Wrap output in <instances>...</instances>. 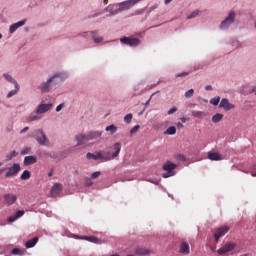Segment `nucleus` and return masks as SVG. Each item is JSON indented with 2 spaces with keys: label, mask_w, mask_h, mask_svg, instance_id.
Wrapping results in <instances>:
<instances>
[{
  "label": "nucleus",
  "mask_w": 256,
  "mask_h": 256,
  "mask_svg": "<svg viewBox=\"0 0 256 256\" xmlns=\"http://www.w3.org/2000/svg\"><path fill=\"white\" fill-rule=\"evenodd\" d=\"M99 137H101V132H89L88 134H78L75 136V139L77 146H81L89 143V141H93V139H99Z\"/></svg>",
  "instance_id": "f257e3e1"
},
{
  "label": "nucleus",
  "mask_w": 256,
  "mask_h": 256,
  "mask_svg": "<svg viewBox=\"0 0 256 256\" xmlns=\"http://www.w3.org/2000/svg\"><path fill=\"white\" fill-rule=\"evenodd\" d=\"M57 83H61V76L59 74H55L53 77L49 78L47 82L42 83V93H49Z\"/></svg>",
  "instance_id": "f03ea898"
},
{
  "label": "nucleus",
  "mask_w": 256,
  "mask_h": 256,
  "mask_svg": "<svg viewBox=\"0 0 256 256\" xmlns=\"http://www.w3.org/2000/svg\"><path fill=\"white\" fill-rule=\"evenodd\" d=\"M163 171H167L166 173L162 174L163 179H169V177H173L175 175V169H177V164L167 161L163 166H162Z\"/></svg>",
  "instance_id": "7ed1b4c3"
},
{
  "label": "nucleus",
  "mask_w": 256,
  "mask_h": 256,
  "mask_svg": "<svg viewBox=\"0 0 256 256\" xmlns=\"http://www.w3.org/2000/svg\"><path fill=\"white\" fill-rule=\"evenodd\" d=\"M87 159H93L94 161H97V159H103V161H111V158L107 156V154L104 151H98L95 152L94 154L91 152H88L86 154Z\"/></svg>",
  "instance_id": "20e7f679"
},
{
  "label": "nucleus",
  "mask_w": 256,
  "mask_h": 256,
  "mask_svg": "<svg viewBox=\"0 0 256 256\" xmlns=\"http://www.w3.org/2000/svg\"><path fill=\"white\" fill-rule=\"evenodd\" d=\"M111 149L112 151H114L112 154L110 151H105L106 157H109L110 161H112V159H116V157H119V153H121V143L116 142L115 144H113Z\"/></svg>",
  "instance_id": "39448f33"
},
{
  "label": "nucleus",
  "mask_w": 256,
  "mask_h": 256,
  "mask_svg": "<svg viewBox=\"0 0 256 256\" xmlns=\"http://www.w3.org/2000/svg\"><path fill=\"white\" fill-rule=\"evenodd\" d=\"M237 244L235 242H227L220 249L217 250L218 255H225L226 253H231L235 250Z\"/></svg>",
  "instance_id": "423d86ee"
},
{
  "label": "nucleus",
  "mask_w": 256,
  "mask_h": 256,
  "mask_svg": "<svg viewBox=\"0 0 256 256\" xmlns=\"http://www.w3.org/2000/svg\"><path fill=\"white\" fill-rule=\"evenodd\" d=\"M120 42L123 43V45H129V47H139V45H141L139 38L123 37L120 39Z\"/></svg>",
  "instance_id": "0eeeda50"
},
{
  "label": "nucleus",
  "mask_w": 256,
  "mask_h": 256,
  "mask_svg": "<svg viewBox=\"0 0 256 256\" xmlns=\"http://www.w3.org/2000/svg\"><path fill=\"white\" fill-rule=\"evenodd\" d=\"M235 23V11H231L228 15V17L222 21L220 27L222 29H229L231 25Z\"/></svg>",
  "instance_id": "6e6552de"
},
{
  "label": "nucleus",
  "mask_w": 256,
  "mask_h": 256,
  "mask_svg": "<svg viewBox=\"0 0 256 256\" xmlns=\"http://www.w3.org/2000/svg\"><path fill=\"white\" fill-rule=\"evenodd\" d=\"M231 228L229 226H222L218 229H216V232L214 234V239L216 241V243H219V240L221 239V237H224V235H227V233H229V230Z\"/></svg>",
  "instance_id": "1a4fd4ad"
},
{
  "label": "nucleus",
  "mask_w": 256,
  "mask_h": 256,
  "mask_svg": "<svg viewBox=\"0 0 256 256\" xmlns=\"http://www.w3.org/2000/svg\"><path fill=\"white\" fill-rule=\"evenodd\" d=\"M35 139L38 141L39 145H49V139H47L43 130H37L35 132Z\"/></svg>",
  "instance_id": "9d476101"
},
{
  "label": "nucleus",
  "mask_w": 256,
  "mask_h": 256,
  "mask_svg": "<svg viewBox=\"0 0 256 256\" xmlns=\"http://www.w3.org/2000/svg\"><path fill=\"white\" fill-rule=\"evenodd\" d=\"M139 1H142V0H127V1L121 2L119 4V9L120 11H128V9H131V7L137 5Z\"/></svg>",
  "instance_id": "9b49d317"
},
{
  "label": "nucleus",
  "mask_w": 256,
  "mask_h": 256,
  "mask_svg": "<svg viewBox=\"0 0 256 256\" xmlns=\"http://www.w3.org/2000/svg\"><path fill=\"white\" fill-rule=\"evenodd\" d=\"M21 171V165L19 163H14L6 173V177H15Z\"/></svg>",
  "instance_id": "f8f14e48"
},
{
  "label": "nucleus",
  "mask_w": 256,
  "mask_h": 256,
  "mask_svg": "<svg viewBox=\"0 0 256 256\" xmlns=\"http://www.w3.org/2000/svg\"><path fill=\"white\" fill-rule=\"evenodd\" d=\"M219 107L224 111H231V109H235V104H231L229 99L223 98L219 104Z\"/></svg>",
  "instance_id": "ddd939ff"
},
{
  "label": "nucleus",
  "mask_w": 256,
  "mask_h": 256,
  "mask_svg": "<svg viewBox=\"0 0 256 256\" xmlns=\"http://www.w3.org/2000/svg\"><path fill=\"white\" fill-rule=\"evenodd\" d=\"M16 201H17V195L11 194V193H8V194L4 195V203L8 207H11V205H14V203Z\"/></svg>",
  "instance_id": "4468645a"
},
{
  "label": "nucleus",
  "mask_w": 256,
  "mask_h": 256,
  "mask_svg": "<svg viewBox=\"0 0 256 256\" xmlns=\"http://www.w3.org/2000/svg\"><path fill=\"white\" fill-rule=\"evenodd\" d=\"M51 107H53V104H40L37 107L35 113L36 115H42L43 113H47V111H49Z\"/></svg>",
  "instance_id": "2eb2a0df"
},
{
  "label": "nucleus",
  "mask_w": 256,
  "mask_h": 256,
  "mask_svg": "<svg viewBox=\"0 0 256 256\" xmlns=\"http://www.w3.org/2000/svg\"><path fill=\"white\" fill-rule=\"evenodd\" d=\"M61 191H63V186L59 183H56L52 186L50 195L51 197H57L58 195H60Z\"/></svg>",
  "instance_id": "dca6fc26"
},
{
  "label": "nucleus",
  "mask_w": 256,
  "mask_h": 256,
  "mask_svg": "<svg viewBox=\"0 0 256 256\" xmlns=\"http://www.w3.org/2000/svg\"><path fill=\"white\" fill-rule=\"evenodd\" d=\"M79 239H82L84 241H89L90 243H95L96 245H101L103 241L101 239L95 237V236H81Z\"/></svg>",
  "instance_id": "f3484780"
},
{
  "label": "nucleus",
  "mask_w": 256,
  "mask_h": 256,
  "mask_svg": "<svg viewBox=\"0 0 256 256\" xmlns=\"http://www.w3.org/2000/svg\"><path fill=\"white\" fill-rule=\"evenodd\" d=\"M25 23H27V20H21L17 23L12 24L9 28L10 33H15V31H17L19 27H23Z\"/></svg>",
  "instance_id": "a211bd4d"
},
{
  "label": "nucleus",
  "mask_w": 256,
  "mask_h": 256,
  "mask_svg": "<svg viewBox=\"0 0 256 256\" xmlns=\"http://www.w3.org/2000/svg\"><path fill=\"white\" fill-rule=\"evenodd\" d=\"M208 159L210 161H223V156L217 152H208Z\"/></svg>",
  "instance_id": "6ab92c4d"
},
{
  "label": "nucleus",
  "mask_w": 256,
  "mask_h": 256,
  "mask_svg": "<svg viewBox=\"0 0 256 256\" xmlns=\"http://www.w3.org/2000/svg\"><path fill=\"white\" fill-rule=\"evenodd\" d=\"M180 253L182 255H189L191 253L190 248H189V243L187 242H182L180 245Z\"/></svg>",
  "instance_id": "aec40b11"
},
{
  "label": "nucleus",
  "mask_w": 256,
  "mask_h": 256,
  "mask_svg": "<svg viewBox=\"0 0 256 256\" xmlns=\"http://www.w3.org/2000/svg\"><path fill=\"white\" fill-rule=\"evenodd\" d=\"M37 163V157L35 156H26L24 158V165L27 167L29 165H35Z\"/></svg>",
  "instance_id": "412c9836"
},
{
  "label": "nucleus",
  "mask_w": 256,
  "mask_h": 256,
  "mask_svg": "<svg viewBox=\"0 0 256 256\" xmlns=\"http://www.w3.org/2000/svg\"><path fill=\"white\" fill-rule=\"evenodd\" d=\"M39 242L38 237H34L26 242V248L31 249V247H35L37 243Z\"/></svg>",
  "instance_id": "4be33fe9"
},
{
  "label": "nucleus",
  "mask_w": 256,
  "mask_h": 256,
  "mask_svg": "<svg viewBox=\"0 0 256 256\" xmlns=\"http://www.w3.org/2000/svg\"><path fill=\"white\" fill-rule=\"evenodd\" d=\"M150 253H151V251H149V249H147V248L138 247L135 250L136 255H150Z\"/></svg>",
  "instance_id": "5701e85b"
},
{
  "label": "nucleus",
  "mask_w": 256,
  "mask_h": 256,
  "mask_svg": "<svg viewBox=\"0 0 256 256\" xmlns=\"http://www.w3.org/2000/svg\"><path fill=\"white\" fill-rule=\"evenodd\" d=\"M192 117H195L196 119H203V117H207V113L203 111H192Z\"/></svg>",
  "instance_id": "b1692460"
},
{
  "label": "nucleus",
  "mask_w": 256,
  "mask_h": 256,
  "mask_svg": "<svg viewBox=\"0 0 256 256\" xmlns=\"http://www.w3.org/2000/svg\"><path fill=\"white\" fill-rule=\"evenodd\" d=\"M3 77L4 79H6V81H8V83H12L13 85H19V83H17V80H15L12 75L5 73L3 74Z\"/></svg>",
  "instance_id": "393cba45"
},
{
  "label": "nucleus",
  "mask_w": 256,
  "mask_h": 256,
  "mask_svg": "<svg viewBox=\"0 0 256 256\" xmlns=\"http://www.w3.org/2000/svg\"><path fill=\"white\" fill-rule=\"evenodd\" d=\"M105 131H107V133H110V135H114V133H117V126H115L114 124L109 125L105 128Z\"/></svg>",
  "instance_id": "a878e982"
},
{
  "label": "nucleus",
  "mask_w": 256,
  "mask_h": 256,
  "mask_svg": "<svg viewBox=\"0 0 256 256\" xmlns=\"http://www.w3.org/2000/svg\"><path fill=\"white\" fill-rule=\"evenodd\" d=\"M20 179L22 181H27L28 179H31V172H29V170H24L20 176Z\"/></svg>",
  "instance_id": "bb28decb"
},
{
  "label": "nucleus",
  "mask_w": 256,
  "mask_h": 256,
  "mask_svg": "<svg viewBox=\"0 0 256 256\" xmlns=\"http://www.w3.org/2000/svg\"><path fill=\"white\" fill-rule=\"evenodd\" d=\"M14 87H15V89L12 90V91H10V92L7 94V98H8V99H11V97H13V95H17V93H19V89H20L19 84L14 85Z\"/></svg>",
  "instance_id": "cd10ccee"
},
{
  "label": "nucleus",
  "mask_w": 256,
  "mask_h": 256,
  "mask_svg": "<svg viewBox=\"0 0 256 256\" xmlns=\"http://www.w3.org/2000/svg\"><path fill=\"white\" fill-rule=\"evenodd\" d=\"M175 133H177V128H175V126H170L164 132V135H175Z\"/></svg>",
  "instance_id": "c85d7f7f"
},
{
  "label": "nucleus",
  "mask_w": 256,
  "mask_h": 256,
  "mask_svg": "<svg viewBox=\"0 0 256 256\" xmlns=\"http://www.w3.org/2000/svg\"><path fill=\"white\" fill-rule=\"evenodd\" d=\"M223 120V114L217 113L212 117V123H219Z\"/></svg>",
  "instance_id": "c756f323"
},
{
  "label": "nucleus",
  "mask_w": 256,
  "mask_h": 256,
  "mask_svg": "<svg viewBox=\"0 0 256 256\" xmlns=\"http://www.w3.org/2000/svg\"><path fill=\"white\" fill-rule=\"evenodd\" d=\"M92 33V39L94 43H101L103 41V37L97 36V32H91Z\"/></svg>",
  "instance_id": "7c9ffc66"
},
{
  "label": "nucleus",
  "mask_w": 256,
  "mask_h": 256,
  "mask_svg": "<svg viewBox=\"0 0 256 256\" xmlns=\"http://www.w3.org/2000/svg\"><path fill=\"white\" fill-rule=\"evenodd\" d=\"M219 101H221V97L217 96V97L212 98L210 100V103H211V105L217 106V105H219Z\"/></svg>",
  "instance_id": "2f4dec72"
},
{
  "label": "nucleus",
  "mask_w": 256,
  "mask_h": 256,
  "mask_svg": "<svg viewBox=\"0 0 256 256\" xmlns=\"http://www.w3.org/2000/svg\"><path fill=\"white\" fill-rule=\"evenodd\" d=\"M139 129H141V126H139V125L134 126V127L130 130V136L133 137V135H135V133H137V131H139Z\"/></svg>",
  "instance_id": "473e14b6"
},
{
  "label": "nucleus",
  "mask_w": 256,
  "mask_h": 256,
  "mask_svg": "<svg viewBox=\"0 0 256 256\" xmlns=\"http://www.w3.org/2000/svg\"><path fill=\"white\" fill-rule=\"evenodd\" d=\"M193 95H195V90L193 89H190L187 92H185L186 99H190V97H193Z\"/></svg>",
  "instance_id": "72a5a7b5"
},
{
  "label": "nucleus",
  "mask_w": 256,
  "mask_h": 256,
  "mask_svg": "<svg viewBox=\"0 0 256 256\" xmlns=\"http://www.w3.org/2000/svg\"><path fill=\"white\" fill-rule=\"evenodd\" d=\"M133 120V114L129 113L124 117V122L125 123H131V121Z\"/></svg>",
  "instance_id": "f704fd0d"
},
{
  "label": "nucleus",
  "mask_w": 256,
  "mask_h": 256,
  "mask_svg": "<svg viewBox=\"0 0 256 256\" xmlns=\"http://www.w3.org/2000/svg\"><path fill=\"white\" fill-rule=\"evenodd\" d=\"M199 15V10H195L192 12L189 16H187V19H195Z\"/></svg>",
  "instance_id": "c9c22d12"
},
{
  "label": "nucleus",
  "mask_w": 256,
  "mask_h": 256,
  "mask_svg": "<svg viewBox=\"0 0 256 256\" xmlns=\"http://www.w3.org/2000/svg\"><path fill=\"white\" fill-rule=\"evenodd\" d=\"M93 178H86L85 179V185L86 187H91L93 185Z\"/></svg>",
  "instance_id": "e433bc0d"
},
{
  "label": "nucleus",
  "mask_w": 256,
  "mask_h": 256,
  "mask_svg": "<svg viewBox=\"0 0 256 256\" xmlns=\"http://www.w3.org/2000/svg\"><path fill=\"white\" fill-rule=\"evenodd\" d=\"M98 177H101V171H96L91 174V179H97Z\"/></svg>",
  "instance_id": "4c0bfd02"
},
{
  "label": "nucleus",
  "mask_w": 256,
  "mask_h": 256,
  "mask_svg": "<svg viewBox=\"0 0 256 256\" xmlns=\"http://www.w3.org/2000/svg\"><path fill=\"white\" fill-rule=\"evenodd\" d=\"M12 254H13V255H23V252H22L21 249H19V248H14V249L12 250Z\"/></svg>",
  "instance_id": "58836bf2"
},
{
  "label": "nucleus",
  "mask_w": 256,
  "mask_h": 256,
  "mask_svg": "<svg viewBox=\"0 0 256 256\" xmlns=\"http://www.w3.org/2000/svg\"><path fill=\"white\" fill-rule=\"evenodd\" d=\"M19 155V153H17V151H12L10 152V155L7 156L8 160H11L12 157H17Z\"/></svg>",
  "instance_id": "ea45409f"
},
{
  "label": "nucleus",
  "mask_w": 256,
  "mask_h": 256,
  "mask_svg": "<svg viewBox=\"0 0 256 256\" xmlns=\"http://www.w3.org/2000/svg\"><path fill=\"white\" fill-rule=\"evenodd\" d=\"M25 215V211L23 210H18L15 214L16 219H19V217H23Z\"/></svg>",
  "instance_id": "a19ab883"
},
{
  "label": "nucleus",
  "mask_w": 256,
  "mask_h": 256,
  "mask_svg": "<svg viewBox=\"0 0 256 256\" xmlns=\"http://www.w3.org/2000/svg\"><path fill=\"white\" fill-rule=\"evenodd\" d=\"M7 221L8 223H13L14 221H17V216L13 215L8 217Z\"/></svg>",
  "instance_id": "79ce46f5"
},
{
  "label": "nucleus",
  "mask_w": 256,
  "mask_h": 256,
  "mask_svg": "<svg viewBox=\"0 0 256 256\" xmlns=\"http://www.w3.org/2000/svg\"><path fill=\"white\" fill-rule=\"evenodd\" d=\"M173 113H177V107H172L170 110H168V115H173Z\"/></svg>",
  "instance_id": "37998d69"
},
{
  "label": "nucleus",
  "mask_w": 256,
  "mask_h": 256,
  "mask_svg": "<svg viewBox=\"0 0 256 256\" xmlns=\"http://www.w3.org/2000/svg\"><path fill=\"white\" fill-rule=\"evenodd\" d=\"M39 119H40L39 116H37V115H32V116H30V117L28 118V121H37V120H39Z\"/></svg>",
  "instance_id": "c03bdc74"
},
{
  "label": "nucleus",
  "mask_w": 256,
  "mask_h": 256,
  "mask_svg": "<svg viewBox=\"0 0 256 256\" xmlns=\"http://www.w3.org/2000/svg\"><path fill=\"white\" fill-rule=\"evenodd\" d=\"M29 151H31V148H24V149L21 151V155H27V154H29Z\"/></svg>",
  "instance_id": "a18cd8bd"
},
{
  "label": "nucleus",
  "mask_w": 256,
  "mask_h": 256,
  "mask_svg": "<svg viewBox=\"0 0 256 256\" xmlns=\"http://www.w3.org/2000/svg\"><path fill=\"white\" fill-rule=\"evenodd\" d=\"M187 75H189V72H182V73L176 74V77H187Z\"/></svg>",
  "instance_id": "49530a36"
},
{
  "label": "nucleus",
  "mask_w": 256,
  "mask_h": 256,
  "mask_svg": "<svg viewBox=\"0 0 256 256\" xmlns=\"http://www.w3.org/2000/svg\"><path fill=\"white\" fill-rule=\"evenodd\" d=\"M252 169L253 170L251 171V176L256 177V171H255L256 170V165L255 164L252 166Z\"/></svg>",
  "instance_id": "de8ad7c7"
},
{
  "label": "nucleus",
  "mask_w": 256,
  "mask_h": 256,
  "mask_svg": "<svg viewBox=\"0 0 256 256\" xmlns=\"http://www.w3.org/2000/svg\"><path fill=\"white\" fill-rule=\"evenodd\" d=\"M249 93H254V95H256V86H252V88L249 90Z\"/></svg>",
  "instance_id": "09e8293b"
},
{
  "label": "nucleus",
  "mask_w": 256,
  "mask_h": 256,
  "mask_svg": "<svg viewBox=\"0 0 256 256\" xmlns=\"http://www.w3.org/2000/svg\"><path fill=\"white\" fill-rule=\"evenodd\" d=\"M61 109H63V104H60L56 107V111L57 113H59V111H61Z\"/></svg>",
  "instance_id": "8fccbe9b"
},
{
  "label": "nucleus",
  "mask_w": 256,
  "mask_h": 256,
  "mask_svg": "<svg viewBox=\"0 0 256 256\" xmlns=\"http://www.w3.org/2000/svg\"><path fill=\"white\" fill-rule=\"evenodd\" d=\"M206 91H212L213 90V87L211 85H208L205 87Z\"/></svg>",
  "instance_id": "3c124183"
},
{
  "label": "nucleus",
  "mask_w": 256,
  "mask_h": 256,
  "mask_svg": "<svg viewBox=\"0 0 256 256\" xmlns=\"http://www.w3.org/2000/svg\"><path fill=\"white\" fill-rule=\"evenodd\" d=\"M26 131H29V127H24V128L20 131V133H26Z\"/></svg>",
  "instance_id": "603ef678"
},
{
  "label": "nucleus",
  "mask_w": 256,
  "mask_h": 256,
  "mask_svg": "<svg viewBox=\"0 0 256 256\" xmlns=\"http://www.w3.org/2000/svg\"><path fill=\"white\" fill-rule=\"evenodd\" d=\"M177 128H178V129H183V124H182L181 122H178V123H177Z\"/></svg>",
  "instance_id": "864d4df0"
},
{
  "label": "nucleus",
  "mask_w": 256,
  "mask_h": 256,
  "mask_svg": "<svg viewBox=\"0 0 256 256\" xmlns=\"http://www.w3.org/2000/svg\"><path fill=\"white\" fill-rule=\"evenodd\" d=\"M171 1H173V0H165V5H169V3H171Z\"/></svg>",
  "instance_id": "5fc2aeb1"
},
{
  "label": "nucleus",
  "mask_w": 256,
  "mask_h": 256,
  "mask_svg": "<svg viewBox=\"0 0 256 256\" xmlns=\"http://www.w3.org/2000/svg\"><path fill=\"white\" fill-rule=\"evenodd\" d=\"M153 129L159 130V126H157L156 124H153Z\"/></svg>",
  "instance_id": "6e6d98bb"
},
{
  "label": "nucleus",
  "mask_w": 256,
  "mask_h": 256,
  "mask_svg": "<svg viewBox=\"0 0 256 256\" xmlns=\"http://www.w3.org/2000/svg\"><path fill=\"white\" fill-rule=\"evenodd\" d=\"M91 17H99V13L92 15Z\"/></svg>",
  "instance_id": "4d7b16f0"
},
{
  "label": "nucleus",
  "mask_w": 256,
  "mask_h": 256,
  "mask_svg": "<svg viewBox=\"0 0 256 256\" xmlns=\"http://www.w3.org/2000/svg\"><path fill=\"white\" fill-rule=\"evenodd\" d=\"M109 3V0H104V4L107 5Z\"/></svg>",
  "instance_id": "13d9d810"
},
{
  "label": "nucleus",
  "mask_w": 256,
  "mask_h": 256,
  "mask_svg": "<svg viewBox=\"0 0 256 256\" xmlns=\"http://www.w3.org/2000/svg\"><path fill=\"white\" fill-rule=\"evenodd\" d=\"M182 123H185L186 119L185 118H181Z\"/></svg>",
  "instance_id": "bf43d9fd"
},
{
  "label": "nucleus",
  "mask_w": 256,
  "mask_h": 256,
  "mask_svg": "<svg viewBox=\"0 0 256 256\" xmlns=\"http://www.w3.org/2000/svg\"><path fill=\"white\" fill-rule=\"evenodd\" d=\"M3 171H5V169H0V175H1V173H3Z\"/></svg>",
  "instance_id": "052dcab7"
},
{
  "label": "nucleus",
  "mask_w": 256,
  "mask_h": 256,
  "mask_svg": "<svg viewBox=\"0 0 256 256\" xmlns=\"http://www.w3.org/2000/svg\"><path fill=\"white\" fill-rule=\"evenodd\" d=\"M2 38H3V34L0 33V39H2Z\"/></svg>",
  "instance_id": "680f3d73"
},
{
  "label": "nucleus",
  "mask_w": 256,
  "mask_h": 256,
  "mask_svg": "<svg viewBox=\"0 0 256 256\" xmlns=\"http://www.w3.org/2000/svg\"><path fill=\"white\" fill-rule=\"evenodd\" d=\"M51 175H52V174H51V173H49V177H51Z\"/></svg>",
  "instance_id": "e2e57ef3"
},
{
  "label": "nucleus",
  "mask_w": 256,
  "mask_h": 256,
  "mask_svg": "<svg viewBox=\"0 0 256 256\" xmlns=\"http://www.w3.org/2000/svg\"><path fill=\"white\" fill-rule=\"evenodd\" d=\"M255 27H256V22H255Z\"/></svg>",
  "instance_id": "0e129e2a"
},
{
  "label": "nucleus",
  "mask_w": 256,
  "mask_h": 256,
  "mask_svg": "<svg viewBox=\"0 0 256 256\" xmlns=\"http://www.w3.org/2000/svg\"><path fill=\"white\" fill-rule=\"evenodd\" d=\"M0 167H1V163H0Z\"/></svg>",
  "instance_id": "69168bd1"
}]
</instances>
